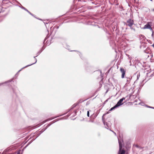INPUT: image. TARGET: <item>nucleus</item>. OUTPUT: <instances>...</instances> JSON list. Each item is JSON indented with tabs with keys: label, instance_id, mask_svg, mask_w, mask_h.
Here are the masks:
<instances>
[{
	"label": "nucleus",
	"instance_id": "obj_1",
	"mask_svg": "<svg viewBox=\"0 0 154 154\" xmlns=\"http://www.w3.org/2000/svg\"><path fill=\"white\" fill-rule=\"evenodd\" d=\"M152 24V23L151 22H147L146 24L144 26L143 29H149L150 30H152V28L151 27Z\"/></svg>",
	"mask_w": 154,
	"mask_h": 154
},
{
	"label": "nucleus",
	"instance_id": "obj_2",
	"mask_svg": "<svg viewBox=\"0 0 154 154\" xmlns=\"http://www.w3.org/2000/svg\"><path fill=\"white\" fill-rule=\"evenodd\" d=\"M127 24H126L130 27L132 29V26L133 25L134 21L133 20L131 19H129L128 20L127 22Z\"/></svg>",
	"mask_w": 154,
	"mask_h": 154
},
{
	"label": "nucleus",
	"instance_id": "obj_3",
	"mask_svg": "<svg viewBox=\"0 0 154 154\" xmlns=\"http://www.w3.org/2000/svg\"><path fill=\"white\" fill-rule=\"evenodd\" d=\"M119 154H125V151L123 149L122 150V146L121 143L119 140Z\"/></svg>",
	"mask_w": 154,
	"mask_h": 154
},
{
	"label": "nucleus",
	"instance_id": "obj_4",
	"mask_svg": "<svg viewBox=\"0 0 154 154\" xmlns=\"http://www.w3.org/2000/svg\"><path fill=\"white\" fill-rule=\"evenodd\" d=\"M120 71L122 73V78H124L125 77V75L126 73V71L124 68H120Z\"/></svg>",
	"mask_w": 154,
	"mask_h": 154
},
{
	"label": "nucleus",
	"instance_id": "obj_5",
	"mask_svg": "<svg viewBox=\"0 0 154 154\" xmlns=\"http://www.w3.org/2000/svg\"><path fill=\"white\" fill-rule=\"evenodd\" d=\"M125 97H123V98L120 99L119 101L118 102L116 105L117 106H121L122 104V102L124 100H125Z\"/></svg>",
	"mask_w": 154,
	"mask_h": 154
},
{
	"label": "nucleus",
	"instance_id": "obj_6",
	"mask_svg": "<svg viewBox=\"0 0 154 154\" xmlns=\"http://www.w3.org/2000/svg\"><path fill=\"white\" fill-rule=\"evenodd\" d=\"M118 107V106H117V105L116 104L114 107H112V108H111V109H110V110H109V111H111V110L114 109L115 108H116V107Z\"/></svg>",
	"mask_w": 154,
	"mask_h": 154
},
{
	"label": "nucleus",
	"instance_id": "obj_7",
	"mask_svg": "<svg viewBox=\"0 0 154 154\" xmlns=\"http://www.w3.org/2000/svg\"><path fill=\"white\" fill-rule=\"evenodd\" d=\"M87 116H88V117H89V111H88L87 112Z\"/></svg>",
	"mask_w": 154,
	"mask_h": 154
},
{
	"label": "nucleus",
	"instance_id": "obj_8",
	"mask_svg": "<svg viewBox=\"0 0 154 154\" xmlns=\"http://www.w3.org/2000/svg\"><path fill=\"white\" fill-rule=\"evenodd\" d=\"M141 36L142 37H144V36H143V35H140V36Z\"/></svg>",
	"mask_w": 154,
	"mask_h": 154
},
{
	"label": "nucleus",
	"instance_id": "obj_9",
	"mask_svg": "<svg viewBox=\"0 0 154 154\" xmlns=\"http://www.w3.org/2000/svg\"><path fill=\"white\" fill-rule=\"evenodd\" d=\"M152 37H153V36H154V32H152Z\"/></svg>",
	"mask_w": 154,
	"mask_h": 154
},
{
	"label": "nucleus",
	"instance_id": "obj_10",
	"mask_svg": "<svg viewBox=\"0 0 154 154\" xmlns=\"http://www.w3.org/2000/svg\"><path fill=\"white\" fill-rule=\"evenodd\" d=\"M17 154H20V152H17Z\"/></svg>",
	"mask_w": 154,
	"mask_h": 154
},
{
	"label": "nucleus",
	"instance_id": "obj_11",
	"mask_svg": "<svg viewBox=\"0 0 154 154\" xmlns=\"http://www.w3.org/2000/svg\"><path fill=\"white\" fill-rule=\"evenodd\" d=\"M109 70H108V72H109Z\"/></svg>",
	"mask_w": 154,
	"mask_h": 154
},
{
	"label": "nucleus",
	"instance_id": "obj_12",
	"mask_svg": "<svg viewBox=\"0 0 154 154\" xmlns=\"http://www.w3.org/2000/svg\"><path fill=\"white\" fill-rule=\"evenodd\" d=\"M109 70H108V72H109Z\"/></svg>",
	"mask_w": 154,
	"mask_h": 154
},
{
	"label": "nucleus",
	"instance_id": "obj_13",
	"mask_svg": "<svg viewBox=\"0 0 154 154\" xmlns=\"http://www.w3.org/2000/svg\"><path fill=\"white\" fill-rule=\"evenodd\" d=\"M153 11H154V9H153Z\"/></svg>",
	"mask_w": 154,
	"mask_h": 154
}]
</instances>
